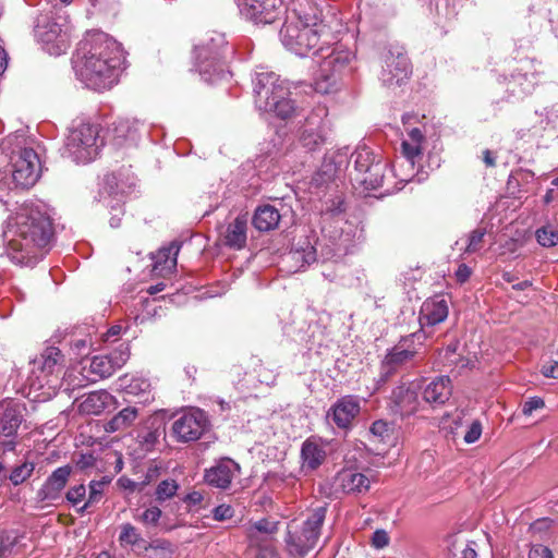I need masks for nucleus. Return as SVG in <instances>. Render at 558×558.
Here are the masks:
<instances>
[{"label": "nucleus", "mask_w": 558, "mask_h": 558, "mask_svg": "<svg viewBox=\"0 0 558 558\" xmlns=\"http://www.w3.org/2000/svg\"><path fill=\"white\" fill-rule=\"evenodd\" d=\"M175 551L174 545L166 538H156L147 542L142 549L145 558H172Z\"/></svg>", "instance_id": "nucleus-36"}, {"label": "nucleus", "mask_w": 558, "mask_h": 558, "mask_svg": "<svg viewBox=\"0 0 558 558\" xmlns=\"http://www.w3.org/2000/svg\"><path fill=\"white\" fill-rule=\"evenodd\" d=\"M86 497V487L84 484H78L70 487L65 493V499L73 507L81 504Z\"/></svg>", "instance_id": "nucleus-49"}, {"label": "nucleus", "mask_w": 558, "mask_h": 558, "mask_svg": "<svg viewBox=\"0 0 558 558\" xmlns=\"http://www.w3.org/2000/svg\"><path fill=\"white\" fill-rule=\"evenodd\" d=\"M247 219L244 216H238L228 225L223 235V243L230 248L240 250L246 244Z\"/></svg>", "instance_id": "nucleus-31"}, {"label": "nucleus", "mask_w": 558, "mask_h": 558, "mask_svg": "<svg viewBox=\"0 0 558 558\" xmlns=\"http://www.w3.org/2000/svg\"><path fill=\"white\" fill-rule=\"evenodd\" d=\"M90 5L97 11V12H114L117 8V3L114 0H89Z\"/></svg>", "instance_id": "nucleus-59"}, {"label": "nucleus", "mask_w": 558, "mask_h": 558, "mask_svg": "<svg viewBox=\"0 0 558 558\" xmlns=\"http://www.w3.org/2000/svg\"><path fill=\"white\" fill-rule=\"evenodd\" d=\"M119 544L121 547H131L138 556L147 541L142 536L136 526L131 523L120 525Z\"/></svg>", "instance_id": "nucleus-32"}, {"label": "nucleus", "mask_w": 558, "mask_h": 558, "mask_svg": "<svg viewBox=\"0 0 558 558\" xmlns=\"http://www.w3.org/2000/svg\"><path fill=\"white\" fill-rule=\"evenodd\" d=\"M348 165V151L338 150L332 155L325 154L322 167L313 177V182L317 186L328 184L335 181Z\"/></svg>", "instance_id": "nucleus-23"}, {"label": "nucleus", "mask_w": 558, "mask_h": 558, "mask_svg": "<svg viewBox=\"0 0 558 558\" xmlns=\"http://www.w3.org/2000/svg\"><path fill=\"white\" fill-rule=\"evenodd\" d=\"M179 488H180V485L178 484V482L175 480H173V478L163 480L157 485V487L155 489V493H154L155 500L161 505L166 500L175 496Z\"/></svg>", "instance_id": "nucleus-44"}, {"label": "nucleus", "mask_w": 558, "mask_h": 558, "mask_svg": "<svg viewBox=\"0 0 558 558\" xmlns=\"http://www.w3.org/2000/svg\"><path fill=\"white\" fill-rule=\"evenodd\" d=\"M267 112H274L281 120H289L300 116L301 108L288 95H283L282 99H276L270 104Z\"/></svg>", "instance_id": "nucleus-40"}, {"label": "nucleus", "mask_w": 558, "mask_h": 558, "mask_svg": "<svg viewBox=\"0 0 558 558\" xmlns=\"http://www.w3.org/2000/svg\"><path fill=\"white\" fill-rule=\"evenodd\" d=\"M331 28H311L288 19L280 29L282 44L298 56L322 54L330 49Z\"/></svg>", "instance_id": "nucleus-5"}, {"label": "nucleus", "mask_w": 558, "mask_h": 558, "mask_svg": "<svg viewBox=\"0 0 558 558\" xmlns=\"http://www.w3.org/2000/svg\"><path fill=\"white\" fill-rule=\"evenodd\" d=\"M389 544V536L385 530H376L372 536V545L375 548H384Z\"/></svg>", "instance_id": "nucleus-62"}, {"label": "nucleus", "mask_w": 558, "mask_h": 558, "mask_svg": "<svg viewBox=\"0 0 558 558\" xmlns=\"http://www.w3.org/2000/svg\"><path fill=\"white\" fill-rule=\"evenodd\" d=\"M452 393L449 376L441 375L432 380L424 389L423 399L430 404H445Z\"/></svg>", "instance_id": "nucleus-26"}, {"label": "nucleus", "mask_w": 558, "mask_h": 558, "mask_svg": "<svg viewBox=\"0 0 558 558\" xmlns=\"http://www.w3.org/2000/svg\"><path fill=\"white\" fill-rule=\"evenodd\" d=\"M166 435V423L160 415H150L136 429V442L141 450L150 452L159 442L160 437Z\"/></svg>", "instance_id": "nucleus-22"}, {"label": "nucleus", "mask_w": 558, "mask_h": 558, "mask_svg": "<svg viewBox=\"0 0 558 558\" xmlns=\"http://www.w3.org/2000/svg\"><path fill=\"white\" fill-rule=\"evenodd\" d=\"M210 421L205 411L195 409L184 413L172 424V432L181 442L195 441L210 428Z\"/></svg>", "instance_id": "nucleus-16"}, {"label": "nucleus", "mask_w": 558, "mask_h": 558, "mask_svg": "<svg viewBox=\"0 0 558 558\" xmlns=\"http://www.w3.org/2000/svg\"><path fill=\"white\" fill-rule=\"evenodd\" d=\"M240 12L256 25L272 24L284 12L282 0H243Z\"/></svg>", "instance_id": "nucleus-17"}, {"label": "nucleus", "mask_w": 558, "mask_h": 558, "mask_svg": "<svg viewBox=\"0 0 558 558\" xmlns=\"http://www.w3.org/2000/svg\"><path fill=\"white\" fill-rule=\"evenodd\" d=\"M234 515V509L229 505H219L213 509V518L216 521H226Z\"/></svg>", "instance_id": "nucleus-55"}, {"label": "nucleus", "mask_w": 558, "mask_h": 558, "mask_svg": "<svg viewBox=\"0 0 558 558\" xmlns=\"http://www.w3.org/2000/svg\"><path fill=\"white\" fill-rule=\"evenodd\" d=\"M281 217L279 209L274 205L263 204L254 210L252 225L259 232H269L279 227Z\"/></svg>", "instance_id": "nucleus-27"}, {"label": "nucleus", "mask_w": 558, "mask_h": 558, "mask_svg": "<svg viewBox=\"0 0 558 558\" xmlns=\"http://www.w3.org/2000/svg\"><path fill=\"white\" fill-rule=\"evenodd\" d=\"M326 205V210L333 216L345 211L344 201L341 196H337L336 198L327 202Z\"/></svg>", "instance_id": "nucleus-61"}, {"label": "nucleus", "mask_w": 558, "mask_h": 558, "mask_svg": "<svg viewBox=\"0 0 558 558\" xmlns=\"http://www.w3.org/2000/svg\"><path fill=\"white\" fill-rule=\"evenodd\" d=\"M544 407H545V402H544L543 398L537 397V396L531 397L526 401L523 402L522 413L525 416H530L533 413V411L543 409Z\"/></svg>", "instance_id": "nucleus-54"}, {"label": "nucleus", "mask_w": 558, "mask_h": 558, "mask_svg": "<svg viewBox=\"0 0 558 558\" xmlns=\"http://www.w3.org/2000/svg\"><path fill=\"white\" fill-rule=\"evenodd\" d=\"M101 191L109 196H118L124 193V189L122 185H120L118 175L116 173H108L104 177Z\"/></svg>", "instance_id": "nucleus-46"}, {"label": "nucleus", "mask_w": 558, "mask_h": 558, "mask_svg": "<svg viewBox=\"0 0 558 558\" xmlns=\"http://www.w3.org/2000/svg\"><path fill=\"white\" fill-rule=\"evenodd\" d=\"M162 515V511L158 506H151L147 508L140 517V521L145 525H157L160 518Z\"/></svg>", "instance_id": "nucleus-52"}, {"label": "nucleus", "mask_w": 558, "mask_h": 558, "mask_svg": "<svg viewBox=\"0 0 558 558\" xmlns=\"http://www.w3.org/2000/svg\"><path fill=\"white\" fill-rule=\"evenodd\" d=\"M292 21L311 28H330V26H328L324 21L322 9L312 3L302 10L296 19Z\"/></svg>", "instance_id": "nucleus-37"}, {"label": "nucleus", "mask_w": 558, "mask_h": 558, "mask_svg": "<svg viewBox=\"0 0 558 558\" xmlns=\"http://www.w3.org/2000/svg\"><path fill=\"white\" fill-rule=\"evenodd\" d=\"M401 151L409 161L414 163L415 158L422 154V148L418 144L403 141L401 144Z\"/></svg>", "instance_id": "nucleus-53"}, {"label": "nucleus", "mask_w": 558, "mask_h": 558, "mask_svg": "<svg viewBox=\"0 0 558 558\" xmlns=\"http://www.w3.org/2000/svg\"><path fill=\"white\" fill-rule=\"evenodd\" d=\"M80 50L84 60L80 75L85 85L98 92L111 88L125 59L121 45L104 32H89Z\"/></svg>", "instance_id": "nucleus-1"}, {"label": "nucleus", "mask_w": 558, "mask_h": 558, "mask_svg": "<svg viewBox=\"0 0 558 558\" xmlns=\"http://www.w3.org/2000/svg\"><path fill=\"white\" fill-rule=\"evenodd\" d=\"M255 105L259 110L268 111L270 104L289 95L284 83L274 72H260L252 81Z\"/></svg>", "instance_id": "nucleus-12"}, {"label": "nucleus", "mask_w": 558, "mask_h": 558, "mask_svg": "<svg viewBox=\"0 0 558 558\" xmlns=\"http://www.w3.org/2000/svg\"><path fill=\"white\" fill-rule=\"evenodd\" d=\"M354 171L351 180L365 191H376L384 186L388 171V162L374 154L367 146H359L352 154Z\"/></svg>", "instance_id": "nucleus-6"}, {"label": "nucleus", "mask_w": 558, "mask_h": 558, "mask_svg": "<svg viewBox=\"0 0 558 558\" xmlns=\"http://www.w3.org/2000/svg\"><path fill=\"white\" fill-rule=\"evenodd\" d=\"M380 58L383 62L380 81L385 86H401L409 80L412 65L403 46L399 44L385 46Z\"/></svg>", "instance_id": "nucleus-8"}, {"label": "nucleus", "mask_w": 558, "mask_h": 558, "mask_svg": "<svg viewBox=\"0 0 558 558\" xmlns=\"http://www.w3.org/2000/svg\"><path fill=\"white\" fill-rule=\"evenodd\" d=\"M254 527L265 534H274L278 530V522L269 521L268 519H260L254 523Z\"/></svg>", "instance_id": "nucleus-57"}, {"label": "nucleus", "mask_w": 558, "mask_h": 558, "mask_svg": "<svg viewBox=\"0 0 558 558\" xmlns=\"http://www.w3.org/2000/svg\"><path fill=\"white\" fill-rule=\"evenodd\" d=\"M499 83L506 84V92L512 97H523L530 94L533 89L534 83L529 73L521 71H513L509 76L502 74L498 78Z\"/></svg>", "instance_id": "nucleus-28"}, {"label": "nucleus", "mask_w": 558, "mask_h": 558, "mask_svg": "<svg viewBox=\"0 0 558 558\" xmlns=\"http://www.w3.org/2000/svg\"><path fill=\"white\" fill-rule=\"evenodd\" d=\"M298 144L306 153L320 151L329 144V136L319 113L311 111L305 118L298 131Z\"/></svg>", "instance_id": "nucleus-13"}, {"label": "nucleus", "mask_w": 558, "mask_h": 558, "mask_svg": "<svg viewBox=\"0 0 558 558\" xmlns=\"http://www.w3.org/2000/svg\"><path fill=\"white\" fill-rule=\"evenodd\" d=\"M398 372L399 368L384 357L376 379V389H380V387L386 385Z\"/></svg>", "instance_id": "nucleus-45"}, {"label": "nucleus", "mask_w": 558, "mask_h": 558, "mask_svg": "<svg viewBox=\"0 0 558 558\" xmlns=\"http://www.w3.org/2000/svg\"><path fill=\"white\" fill-rule=\"evenodd\" d=\"M89 494H88V500L89 504H98L104 495V488L101 487V483H96V481H90L89 485Z\"/></svg>", "instance_id": "nucleus-58"}, {"label": "nucleus", "mask_w": 558, "mask_h": 558, "mask_svg": "<svg viewBox=\"0 0 558 558\" xmlns=\"http://www.w3.org/2000/svg\"><path fill=\"white\" fill-rule=\"evenodd\" d=\"M180 251V245L172 242L169 246L159 248L156 253L151 254L155 270H171L177 266V256Z\"/></svg>", "instance_id": "nucleus-34"}, {"label": "nucleus", "mask_w": 558, "mask_h": 558, "mask_svg": "<svg viewBox=\"0 0 558 558\" xmlns=\"http://www.w3.org/2000/svg\"><path fill=\"white\" fill-rule=\"evenodd\" d=\"M98 128L82 123L66 138L64 154L76 163H87L98 155Z\"/></svg>", "instance_id": "nucleus-9"}, {"label": "nucleus", "mask_w": 558, "mask_h": 558, "mask_svg": "<svg viewBox=\"0 0 558 558\" xmlns=\"http://www.w3.org/2000/svg\"><path fill=\"white\" fill-rule=\"evenodd\" d=\"M73 473V466L65 464L57 468L46 478L41 487L36 493L38 502H51L60 499L63 489L66 487Z\"/></svg>", "instance_id": "nucleus-20"}, {"label": "nucleus", "mask_w": 558, "mask_h": 558, "mask_svg": "<svg viewBox=\"0 0 558 558\" xmlns=\"http://www.w3.org/2000/svg\"><path fill=\"white\" fill-rule=\"evenodd\" d=\"M225 34L211 32L208 38L194 47L195 66L201 77L210 84L227 78L229 71L228 59L233 54Z\"/></svg>", "instance_id": "nucleus-4"}, {"label": "nucleus", "mask_w": 558, "mask_h": 558, "mask_svg": "<svg viewBox=\"0 0 558 558\" xmlns=\"http://www.w3.org/2000/svg\"><path fill=\"white\" fill-rule=\"evenodd\" d=\"M448 316V305L444 298L426 300L421 308V322L429 326L442 323Z\"/></svg>", "instance_id": "nucleus-29"}, {"label": "nucleus", "mask_w": 558, "mask_h": 558, "mask_svg": "<svg viewBox=\"0 0 558 558\" xmlns=\"http://www.w3.org/2000/svg\"><path fill=\"white\" fill-rule=\"evenodd\" d=\"M369 484L366 475L350 469L338 472L333 481L335 490L348 495L364 494L368 492Z\"/></svg>", "instance_id": "nucleus-24"}, {"label": "nucleus", "mask_w": 558, "mask_h": 558, "mask_svg": "<svg viewBox=\"0 0 558 558\" xmlns=\"http://www.w3.org/2000/svg\"><path fill=\"white\" fill-rule=\"evenodd\" d=\"M529 558H554L551 550L544 545H536L531 548Z\"/></svg>", "instance_id": "nucleus-64"}, {"label": "nucleus", "mask_w": 558, "mask_h": 558, "mask_svg": "<svg viewBox=\"0 0 558 558\" xmlns=\"http://www.w3.org/2000/svg\"><path fill=\"white\" fill-rule=\"evenodd\" d=\"M111 395L105 390L89 392L80 404V411L88 415L100 414L108 405Z\"/></svg>", "instance_id": "nucleus-35"}, {"label": "nucleus", "mask_w": 558, "mask_h": 558, "mask_svg": "<svg viewBox=\"0 0 558 558\" xmlns=\"http://www.w3.org/2000/svg\"><path fill=\"white\" fill-rule=\"evenodd\" d=\"M113 364L120 369L130 357V347L128 343H121L114 351L109 353Z\"/></svg>", "instance_id": "nucleus-50"}, {"label": "nucleus", "mask_w": 558, "mask_h": 558, "mask_svg": "<svg viewBox=\"0 0 558 558\" xmlns=\"http://www.w3.org/2000/svg\"><path fill=\"white\" fill-rule=\"evenodd\" d=\"M371 433L381 440L388 439L392 434V426L384 420L375 421L369 428Z\"/></svg>", "instance_id": "nucleus-51"}, {"label": "nucleus", "mask_w": 558, "mask_h": 558, "mask_svg": "<svg viewBox=\"0 0 558 558\" xmlns=\"http://www.w3.org/2000/svg\"><path fill=\"white\" fill-rule=\"evenodd\" d=\"M536 240L544 247H551L558 244V231L541 228L536 231Z\"/></svg>", "instance_id": "nucleus-47"}, {"label": "nucleus", "mask_w": 558, "mask_h": 558, "mask_svg": "<svg viewBox=\"0 0 558 558\" xmlns=\"http://www.w3.org/2000/svg\"><path fill=\"white\" fill-rule=\"evenodd\" d=\"M415 338H421L418 332L402 337L397 345L387 351L385 359L399 369L407 363L413 361L418 354L415 349H411V344Z\"/></svg>", "instance_id": "nucleus-25"}, {"label": "nucleus", "mask_w": 558, "mask_h": 558, "mask_svg": "<svg viewBox=\"0 0 558 558\" xmlns=\"http://www.w3.org/2000/svg\"><path fill=\"white\" fill-rule=\"evenodd\" d=\"M26 539L25 533L17 531H3L0 533V558H8L13 554H19L21 548L25 547L26 544L23 542Z\"/></svg>", "instance_id": "nucleus-33"}, {"label": "nucleus", "mask_w": 558, "mask_h": 558, "mask_svg": "<svg viewBox=\"0 0 558 558\" xmlns=\"http://www.w3.org/2000/svg\"><path fill=\"white\" fill-rule=\"evenodd\" d=\"M62 361L63 355L59 348H46L40 356L33 361V369L28 376L31 389L40 390L44 389L46 385H50L52 381L50 377Z\"/></svg>", "instance_id": "nucleus-15"}, {"label": "nucleus", "mask_w": 558, "mask_h": 558, "mask_svg": "<svg viewBox=\"0 0 558 558\" xmlns=\"http://www.w3.org/2000/svg\"><path fill=\"white\" fill-rule=\"evenodd\" d=\"M301 458L303 461V466L307 470H316L318 469L326 459V451L314 437L307 438L301 448Z\"/></svg>", "instance_id": "nucleus-30"}, {"label": "nucleus", "mask_w": 558, "mask_h": 558, "mask_svg": "<svg viewBox=\"0 0 558 558\" xmlns=\"http://www.w3.org/2000/svg\"><path fill=\"white\" fill-rule=\"evenodd\" d=\"M125 393L130 397L137 398L138 403L146 404L154 400L151 385L148 379L133 378L125 388Z\"/></svg>", "instance_id": "nucleus-38"}, {"label": "nucleus", "mask_w": 558, "mask_h": 558, "mask_svg": "<svg viewBox=\"0 0 558 558\" xmlns=\"http://www.w3.org/2000/svg\"><path fill=\"white\" fill-rule=\"evenodd\" d=\"M235 472H240V464L231 458L223 457L205 470L204 481L209 486L225 490L231 486Z\"/></svg>", "instance_id": "nucleus-21"}, {"label": "nucleus", "mask_w": 558, "mask_h": 558, "mask_svg": "<svg viewBox=\"0 0 558 558\" xmlns=\"http://www.w3.org/2000/svg\"><path fill=\"white\" fill-rule=\"evenodd\" d=\"M288 257L296 263H301L300 267H305L316 260V250L310 241H306L304 244L291 250Z\"/></svg>", "instance_id": "nucleus-41"}, {"label": "nucleus", "mask_w": 558, "mask_h": 558, "mask_svg": "<svg viewBox=\"0 0 558 558\" xmlns=\"http://www.w3.org/2000/svg\"><path fill=\"white\" fill-rule=\"evenodd\" d=\"M137 415L138 411L135 407H126L107 422L105 429L110 433L125 429L133 424Z\"/></svg>", "instance_id": "nucleus-39"}, {"label": "nucleus", "mask_w": 558, "mask_h": 558, "mask_svg": "<svg viewBox=\"0 0 558 558\" xmlns=\"http://www.w3.org/2000/svg\"><path fill=\"white\" fill-rule=\"evenodd\" d=\"M121 202L120 198H117V205L111 206V217H110V226L112 228H119L121 226V216L123 215V209L119 204Z\"/></svg>", "instance_id": "nucleus-63"}, {"label": "nucleus", "mask_w": 558, "mask_h": 558, "mask_svg": "<svg viewBox=\"0 0 558 558\" xmlns=\"http://www.w3.org/2000/svg\"><path fill=\"white\" fill-rule=\"evenodd\" d=\"M90 372L100 378H108L118 369L110 355H97L92 359L89 365Z\"/></svg>", "instance_id": "nucleus-42"}, {"label": "nucleus", "mask_w": 558, "mask_h": 558, "mask_svg": "<svg viewBox=\"0 0 558 558\" xmlns=\"http://www.w3.org/2000/svg\"><path fill=\"white\" fill-rule=\"evenodd\" d=\"M361 405L356 396L347 395L339 398L327 411L326 417L340 429L352 428L354 418L360 414Z\"/></svg>", "instance_id": "nucleus-18"}, {"label": "nucleus", "mask_w": 558, "mask_h": 558, "mask_svg": "<svg viewBox=\"0 0 558 558\" xmlns=\"http://www.w3.org/2000/svg\"><path fill=\"white\" fill-rule=\"evenodd\" d=\"M326 512V507H317L304 521L301 534L298 537H294L290 532L288 533L286 542L291 553L304 556L314 547L320 535V529L325 521Z\"/></svg>", "instance_id": "nucleus-11"}, {"label": "nucleus", "mask_w": 558, "mask_h": 558, "mask_svg": "<svg viewBox=\"0 0 558 558\" xmlns=\"http://www.w3.org/2000/svg\"><path fill=\"white\" fill-rule=\"evenodd\" d=\"M117 484L119 487L129 490L130 493L143 490V484H141L140 482H135L126 476H121L118 480Z\"/></svg>", "instance_id": "nucleus-60"}, {"label": "nucleus", "mask_w": 558, "mask_h": 558, "mask_svg": "<svg viewBox=\"0 0 558 558\" xmlns=\"http://www.w3.org/2000/svg\"><path fill=\"white\" fill-rule=\"evenodd\" d=\"M3 242L20 253L16 257L20 262L35 255L36 248H47L50 246L54 228L51 217L38 207H26L21 209L12 219L8 218L1 233Z\"/></svg>", "instance_id": "nucleus-2"}, {"label": "nucleus", "mask_w": 558, "mask_h": 558, "mask_svg": "<svg viewBox=\"0 0 558 558\" xmlns=\"http://www.w3.org/2000/svg\"><path fill=\"white\" fill-rule=\"evenodd\" d=\"M323 61L315 73V90L320 94H329L337 89L338 83L344 76L353 73L352 61L354 56L347 50L332 49L327 56L320 54Z\"/></svg>", "instance_id": "nucleus-7"}, {"label": "nucleus", "mask_w": 558, "mask_h": 558, "mask_svg": "<svg viewBox=\"0 0 558 558\" xmlns=\"http://www.w3.org/2000/svg\"><path fill=\"white\" fill-rule=\"evenodd\" d=\"M25 404L3 400L0 402V446L3 451H13L17 445V432L25 420Z\"/></svg>", "instance_id": "nucleus-10"}, {"label": "nucleus", "mask_w": 558, "mask_h": 558, "mask_svg": "<svg viewBox=\"0 0 558 558\" xmlns=\"http://www.w3.org/2000/svg\"><path fill=\"white\" fill-rule=\"evenodd\" d=\"M35 463L32 461H24L12 468L8 474V480L13 486H19L25 483L34 473Z\"/></svg>", "instance_id": "nucleus-43"}, {"label": "nucleus", "mask_w": 558, "mask_h": 558, "mask_svg": "<svg viewBox=\"0 0 558 558\" xmlns=\"http://www.w3.org/2000/svg\"><path fill=\"white\" fill-rule=\"evenodd\" d=\"M37 40L47 46L49 53L61 54L69 47L68 36L50 14H39L34 24Z\"/></svg>", "instance_id": "nucleus-14"}, {"label": "nucleus", "mask_w": 558, "mask_h": 558, "mask_svg": "<svg viewBox=\"0 0 558 558\" xmlns=\"http://www.w3.org/2000/svg\"><path fill=\"white\" fill-rule=\"evenodd\" d=\"M9 141L0 147V191L33 186L40 173V161L33 148L9 146Z\"/></svg>", "instance_id": "nucleus-3"}, {"label": "nucleus", "mask_w": 558, "mask_h": 558, "mask_svg": "<svg viewBox=\"0 0 558 558\" xmlns=\"http://www.w3.org/2000/svg\"><path fill=\"white\" fill-rule=\"evenodd\" d=\"M486 234L485 228H476L470 233L465 253H475L482 247L483 239Z\"/></svg>", "instance_id": "nucleus-48"}, {"label": "nucleus", "mask_w": 558, "mask_h": 558, "mask_svg": "<svg viewBox=\"0 0 558 558\" xmlns=\"http://www.w3.org/2000/svg\"><path fill=\"white\" fill-rule=\"evenodd\" d=\"M418 393L414 386L400 384L395 387L389 397V410L400 417L410 416L418 410Z\"/></svg>", "instance_id": "nucleus-19"}, {"label": "nucleus", "mask_w": 558, "mask_h": 558, "mask_svg": "<svg viewBox=\"0 0 558 558\" xmlns=\"http://www.w3.org/2000/svg\"><path fill=\"white\" fill-rule=\"evenodd\" d=\"M481 435H482V424L480 421H474L469 426V429L466 430L463 439L466 444H473L480 439Z\"/></svg>", "instance_id": "nucleus-56"}]
</instances>
